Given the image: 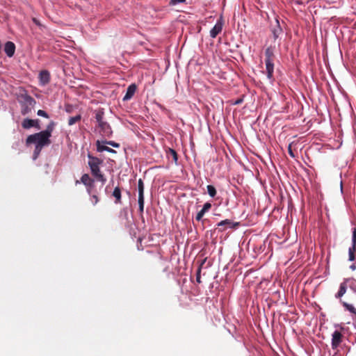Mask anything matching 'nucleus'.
<instances>
[{"instance_id":"obj_20","label":"nucleus","mask_w":356,"mask_h":356,"mask_svg":"<svg viewBox=\"0 0 356 356\" xmlns=\"http://www.w3.org/2000/svg\"><path fill=\"white\" fill-rule=\"evenodd\" d=\"M95 120H96V122L98 124L104 122V109H99V110H97L95 111Z\"/></svg>"},{"instance_id":"obj_32","label":"nucleus","mask_w":356,"mask_h":356,"mask_svg":"<svg viewBox=\"0 0 356 356\" xmlns=\"http://www.w3.org/2000/svg\"><path fill=\"white\" fill-rule=\"evenodd\" d=\"M37 114L39 116L44 117L45 118H49V115H48V113L47 112H45L44 111H43V110H38V112H37Z\"/></svg>"},{"instance_id":"obj_41","label":"nucleus","mask_w":356,"mask_h":356,"mask_svg":"<svg viewBox=\"0 0 356 356\" xmlns=\"http://www.w3.org/2000/svg\"><path fill=\"white\" fill-rule=\"evenodd\" d=\"M350 268L353 269V270L355 269V265H352L350 266Z\"/></svg>"},{"instance_id":"obj_30","label":"nucleus","mask_w":356,"mask_h":356,"mask_svg":"<svg viewBox=\"0 0 356 356\" xmlns=\"http://www.w3.org/2000/svg\"><path fill=\"white\" fill-rule=\"evenodd\" d=\"M350 247H353L356 248V228L354 227L353 229V237H352V245Z\"/></svg>"},{"instance_id":"obj_40","label":"nucleus","mask_w":356,"mask_h":356,"mask_svg":"<svg viewBox=\"0 0 356 356\" xmlns=\"http://www.w3.org/2000/svg\"><path fill=\"white\" fill-rule=\"evenodd\" d=\"M40 153V152L38 150H36V147L35 148V151H34V154L35 156H37V155Z\"/></svg>"},{"instance_id":"obj_24","label":"nucleus","mask_w":356,"mask_h":356,"mask_svg":"<svg viewBox=\"0 0 356 356\" xmlns=\"http://www.w3.org/2000/svg\"><path fill=\"white\" fill-rule=\"evenodd\" d=\"M207 188V192H208L209 195L211 197H214L217 193L215 187L212 185H208Z\"/></svg>"},{"instance_id":"obj_29","label":"nucleus","mask_w":356,"mask_h":356,"mask_svg":"<svg viewBox=\"0 0 356 356\" xmlns=\"http://www.w3.org/2000/svg\"><path fill=\"white\" fill-rule=\"evenodd\" d=\"M90 195V201L93 205H95L99 202V197L97 195L91 193Z\"/></svg>"},{"instance_id":"obj_37","label":"nucleus","mask_w":356,"mask_h":356,"mask_svg":"<svg viewBox=\"0 0 356 356\" xmlns=\"http://www.w3.org/2000/svg\"><path fill=\"white\" fill-rule=\"evenodd\" d=\"M184 1H185V0H170V5H176L177 3H183Z\"/></svg>"},{"instance_id":"obj_6","label":"nucleus","mask_w":356,"mask_h":356,"mask_svg":"<svg viewBox=\"0 0 356 356\" xmlns=\"http://www.w3.org/2000/svg\"><path fill=\"white\" fill-rule=\"evenodd\" d=\"M223 27V20L220 17L216 22L215 26L210 31V36L212 38H216V36L221 33Z\"/></svg>"},{"instance_id":"obj_18","label":"nucleus","mask_w":356,"mask_h":356,"mask_svg":"<svg viewBox=\"0 0 356 356\" xmlns=\"http://www.w3.org/2000/svg\"><path fill=\"white\" fill-rule=\"evenodd\" d=\"M340 302L343 305V307L346 309V310L348 311L352 314L356 316V308L351 304H349L345 301L340 300Z\"/></svg>"},{"instance_id":"obj_4","label":"nucleus","mask_w":356,"mask_h":356,"mask_svg":"<svg viewBox=\"0 0 356 356\" xmlns=\"http://www.w3.org/2000/svg\"><path fill=\"white\" fill-rule=\"evenodd\" d=\"M80 183H82L86 187V191L88 195H91L92 192V188H94L95 180L92 179L88 174H83L81 180H76L75 184L77 185Z\"/></svg>"},{"instance_id":"obj_39","label":"nucleus","mask_w":356,"mask_h":356,"mask_svg":"<svg viewBox=\"0 0 356 356\" xmlns=\"http://www.w3.org/2000/svg\"><path fill=\"white\" fill-rule=\"evenodd\" d=\"M196 282L197 283H201V276H196Z\"/></svg>"},{"instance_id":"obj_12","label":"nucleus","mask_w":356,"mask_h":356,"mask_svg":"<svg viewBox=\"0 0 356 356\" xmlns=\"http://www.w3.org/2000/svg\"><path fill=\"white\" fill-rule=\"evenodd\" d=\"M40 81L42 85L44 86L50 81V74L47 70H43L39 74Z\"/></svg>"},{"instance_id":"obj_7","label":"nucleus","mask_w":356,"mask_h":356,"mask_svg":"<svg viewBox=\"0 0 356 356\" xmlns=\"http://www.w3.org/2000/svg\"><path fill=\"white\" fill-rule=\"evenodd\" d=\"M343 335L338 331L335 330L332 335V348L337 349L340 343L342 342Z\"/></svg>"},{"instance_id":"obj_38","label":"nucleus","mask_w":356,"mask_h":356,"mask_svg":"<svg viewBox=\"0 0 356 356\" xmlns=\"http://www.w3.org/2000/svg\"><path fill=\"white\" fill-rule=\"evenodd\" d=\"M242 102H243V99H237V100L235 102L234 104H241Z\"/></svg>"},{"instance_id":"obj_2","label":"nucleus","mask_w":356,"mask_h":356,"mask_svg":"<svg viewBox=\"0 0 356 356\" xmlns=\"http://www.w3.org/2000/svg\"><path fill=\"white\" fill-rule=\"evenodd\" d=\"M88 165L90 167L92 175L102 184L106 181L104 175L100 170V165L102 164L103 161L97 157L92 156L88 154Z\"/></svg>"},{"instance_id":"obj_28","label":"nucleus","mask_w":356,"mask_h":356,"mask_svg":"<svg viewBox=\"0 0 356 356\" xmlns=\"http://www.w3.org/2000/svg\"><path fill=\"white\" fill-rule=\"evenodd\" d=\"M205 213H206V211H205L203 209H201V210H200V211L197 213V215H196V216H195V220H196L197 221H200V220L202 219V218H203L204 215L205 214Z\"/></svg>"},{"instance_id":"obj_17","label":"nucleus","mask_w":356,"mask_h":356,"mask_svg":"<svg viewBox=\"0 0 356 356\" xmlns=\"http://www.w3.org/2000/svg\"><path fill=\"white\" fill-rule=\"evenodd\" d=\"M112 195L115 198V204H120L122 202V201H121V197H122L121 190L118 186H117L114 188Z\"/></svg>"},{"instance_id":"obj_14","label":"nucleus","mask_w":356,"mask_h":356,"mask_svg":"<svg viewBox=\"0 0 356 356\" xmlns=\"http://www.w3.org/2000/svg\"><path fill=\"white\" fill-rule=\"evenodd\" d=\"M348 286L346 285L345 280L340 284L339 290L335 294V298L340 299L346 292Z\"/></svg>"},{"instance_id":"obj_11","label":"nucleus","mask_w":356,"mask_h":356,"mask_svg":"<svg viewBox=\"0 0 356 356\" xmlns=\"http://www.w3.org/2000/svg\"><path fill=\"white\" fill-rule=\"evenodd\" d=\"M238 225V223H234L231 220L226 219L218 222V227H220V231L223 232L225 230L226 226L229 227H234Z\"/></svg>"},{"instance_id":"obj_34","label":"nucleus","mask_w":356,"mask_h":356,"mask_svg":"<svg viewBox=\"0 0 356 356\" xmlns=\"http://www.w3.org/2000/svg\"><path fill=\"white\" fill-rule=\"evenodd\" d=\"M204 262H205V260H203L201 262V264L199 265L197 270L196 276H200L202 267L203 264H204Z\"/></svg>"},{"instance_id":"obj_1","label":"nucleus","mask_w":356,"mask_h":356,"mask_svg":"<svg viewBox=\"0 0 356 356\" xmlns=\"http://www.w3.org/2000/svg\"><path fill=\"white\" fill-rule=\"evenodd\" d=\"M56 123L51 121L47 126L45 130L29 135L26 140V145L35 143L36 145V150L41 151L43 147L51 144L50 137L54 129Z\"/></svg>"},{"instance_id":"obj_36","label":"nucleus","mask_w":356,"mask_h":356,"mask_svg":"<svg viewBox=\"0 0 356 356\" xmlns=\"http://www.w3.org/2000/svg\"><path fill=\"white\" fill-rule=\"evenodd\" d=\"M211 207H212V206H211V203H209V202H206V203L204 204V206H203V208H202V209H203L206 212H207V211H209V209L211 208Z\"/></svg>"},{"instance_id":"obj_23","label":"nucleus","mask_w":356,"mask_h":356,"mask_svg":"<svg viewBox=\"0 0 356 356\" xmlns=\"http://www.w3.org/2000/svg\"><path fill=\"white\" fill-rule=\"evenodd\" d=\"M356 248L353 247H350L348 249V260L353 261L355 259V253Z\"/></svg>"},{"instance_id":"obj_19","label":"nucleus","mask_w":356,"mask_h":356,"mask_svg":"<svg viewBox=\"0 0 356 356\" xmlns=\"http://www.w3.org/2000/svg\"><path fill=\"white\" fill-rule=\"evenodd\" d=\"M165 152H166V155L168 158H170V156H171L174 161V162L175 163H177V161H178V155H177V152L172 149V148H168L166 150H165Z\"/></svg>"},{"instance_id":"obj_8","label":"nucleus","mask_w":356,"mask_h":356,"mask_svg":"<svg viewBox=\"0 0 356 356\" xmlns=\"http://www.w3.org/2000/svg\"><path fill=\"white\" fill-rule=\"evenodd\" d=\"M4 51L8 57H12L15 51V44L10 41L6 42L4 46Z\"/></svg>"},{"instance_id":"obj_25","label":"nucleus","mask_w":356,"mask_h":356,"mask_svg":"<svg viewBox=\"0 0 356 356\" xmlns=\"http://www.w3.org/2000/svg\"><path fill=\"white\" fill-rule=\"evenodd\" d=\"M272 33L274 37V39L276 40L280 34L282 33V29L279 24H277V27L272 30Z\"/></svg>"},{"instance_id":"obj_9","label":"nucleus","mask_w":356,"mask_h":356,"mask_svg":"<svg viewBox=\"0 0 356 356\" xmlns=\"http://www.w3.org/2000/svg\"><path fill=\"white\" fill-rule=\"evenodd\" d=\"M266 63V70L268 79L273 81V72H274V63L273 61H267Z\"/></svg>"},{"instance_id":"obj_10","label":"nucleus","mask_w":356,"mask_h":356,"mask_svg":"<svg viewBox=\"0 0 356 356\" xmlns=\"http://www.w3.org/2000/svg\"><path fill=\"white\" fill-rule=\"evenodd\" d=\"M137 87L136 84L133 83L129 86V87L127 89V92L125 95L123 97L124 101H127L131 99L133 96L134 95L136 91Z\"/></svg>"},{"instance_id":"obj_15","label":"nucleus","mask_w":356,"mask_h":356,"mask_svg":"<svg viewBox=\"0 0 356 356\" xmlns=\"http://www.w3.org/2000/svg\"><path fill=\"white\" fill-rule=\"evenodd\" d=\"M265 62L274 61V50L272 47H268L265 51Z\"/></svg>"},{"instance_id":"obj_5","label":"nucleus","mask_w":356,"mask_h":356,"mask_svg":"<svg viewBox=\"0 0 356 356\" xmlns=\"http://www.w3.org/2000/svg\"><path fill=\"white\" fill-rule=\"evenodd\" d=\"M97 128L99 134L104 137H110L113 133L111 126L106 121L98 124Z\"/></svg>"},{"instance_id":"obj_26","label":"nucleus","mask_w":356,"mask_h":356,"mask_svg":"<svg viewBox=\"0 0 356 356\" xmlns=\"http://www.w3.org/2000/svg\"><path fill=\"white\" fill-rule=\"evenodd\" d=\"M80 120H81V115H76V116H74V117H71V118H70V119L68 120V124L70 126L73 125L75 123H76L77 122H79Z\"/></svg>"},{"instance_id":"obj_35","label":"nucleus","mask_w":356,"mask_h":356,"mask_svg":"<svg viewBox=\"0 0 356 356\" xmlns=\"http://www.w3.org/2000/svg\"><path fill=\"white\" fill-rule=\"evenodd\" d=\"M33 127H35V129L38 130L41 129V127L40 125V120L38 119L33 120Z\"/></svg>"},{"instance_id":"obj_27","label":"nucleus","mask_w":356,"mask_h":356,"mask_svg":"<svg viewBox=\"0 0 356 356\" xmlns=\"http://www.w3.org/2000/svg\"><path fill=\"white\" fill-rule=\"evenodd\" d=\"M138 195H144V184L141 179L138 180Z\"/></svg>"},{"instance_id":"obj_13","label":"nucleus","mask_w":356,"mask_h":356,"mask_svg":"<svg viewBox=\"0 0 356 356\" xmlns=\"http://www.w3.org/2000/svg\"><path fill=\"white\" fill-rule=\"evenodd\" d=\"M96 145H97V149L98 152H102L104 151H106V152H108L111 153L116 152L114 149L107 147L106 145H105V144H103L102 142H100L99 140L97 141Z\"/></svg>"},{"instance_id":"obj_16","label":"nucleus","mask_w":356,"mask_h":356,"mask_svg":"<svg viewBox=\"0 0 356 356\" xmlns=\"http://www.w3.org/2000/svg\"><path fill=\"white\" fill-rule=\"evenodd\" d=\"M344 280L348 287L353 292L356 293V280L353 277L346 278Z\"/></svg>"},{"instance_id":"obj_3","label":"nucleus","mask_w":356,"mask_h":356,"mask_svg":"<svg viewBox=\"0 0 356 356\" xmlns=\"http://www.w3.org/2000/svg\"><path fill=\"white\" fill-rule=\"evenodd\" d=\"M36 104L35 100L30 95H25L21 104V113L23 115L29 114Z\"/></svg>"},{"instance_id":"obj_21","label":"nucleus","mask_w":356,"mask_h":356,"mask_svg":"<svg viewBox=\"0 0 356 356\" xmlns=\"http://www.w3.org/2000/svg\"><path fill=\"white\" fill-rule=\"evenodd\" d=\"M33 126V120L32 119L25 118L22 122V127L25 129H29Z\"/></svg>"},{"instance_id":"obj_31","label":"nucleus","mask_w":356,"mask_h":356,"mask_svg":"<svg viewBox=\"0 0 356 356\" xmlns=\"http://www.w3.org/2000/svg\"><path fill=\"white\" fill-rule=\"evenodd\" d=\"M102 143L111 145L113 147H120V144L119 143H115L114 141H111V140H110V141H102Z\"/></svg>"},{"instance_id":"obj_22","label":"nucleus","mask_w":356,"mask_h":356,"mask_svg":"<svg viewBox=\"0 0 356 356\" xmlns=\"http://www.w3.org/2000/svg\"><path fill=\"white\" fill-rule=\"evenodd\" d=\"M144 204H145L144 195H138V207H139V212L140 214H143V213Z\"/></svg>"},{"instance_id":"obj_33","label":"nucleus","mask_w":356,"mask_h":356,"mask_svg":"<svg viewBox=\"0 0 356 356\" xmlns=\"http://www.w3.org/2000/svg\"><path fill=\"white\" fill-rule=\"evenodd\" d=\"M288 153L292 157V158H295L296 157V155L293 152V151L292 150V144L290 143L288 146Z\"/></svg>"}]
</instances>
